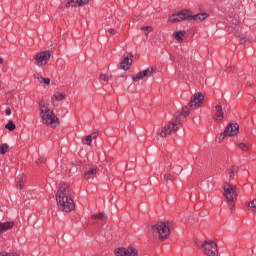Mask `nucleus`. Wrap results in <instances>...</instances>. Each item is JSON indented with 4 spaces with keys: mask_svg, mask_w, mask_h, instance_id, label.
I'll use <instances>...</instances> for the list:
<instances>
[{
    "mask_svg": "<svg viewBox=\"0 0 256 256\" xmlns=\"http://www.w3.org/2000/svg\"><path fill=\"white\" fill-rule=\"evenodd\" d=\"M72 190L71 187L67 185H62L59 187L56 194V201L58 203V209L64 213H70L75 209V202L71 198Z\"/></svg>",
    "mask_w": 256,
    "mask_h": 256,
    "instance_id": "obj_1",
    "label": "nucleus"
},
{
    "mask_svg": "<svg viewBox=\"0 0 256 256\" xmlns=\"http://www.w3.org/2000/svg\"><path fill=\"white\" fill-rule=\"evenodd\" d=\"M209 17L208 13H199L193 15L190 10H179L173 13L169 18L168 21L170 23H179L181 21H195V23H201V21H205Z\"/></svg>",
    "mask_w": 256,
    "mask_h": 256,
    "instance_id": "obj_2",
    "label": "nucleus"
},
{
    "mask_svg": "<svg viewBox=\"0 0 256 256\" xmlns=\"http://www.w3.org/2000/svg\"><path fill=\"white\" fill-rule=\"evenodd\" d=\"M204 101H205V96H203V94L201 93L194 94L188 106L183 107L181 112H176L180 115V125H183V118L187 119V117H189V113L193 111V107H201Z\"/></svg>",
    "mask_w": 256,
    "mask_h": 256,
    "instance_id": "obj_3",
    "label": "nucleus"
},
{
    "mask_svg": "<svg viewBox=\"0 0 256 256\" xmlns=\"http://www.w3.org/2000/svg\"><path fill=\"white\" fill-rule=\"evenodd\" d=\"M39 111H40V117L45 125H56V123H59V118L55 116V113L53 110L49 108V104L45 103L44 100H41L39 102Z\"/></svg>",
    "mask_w": 256,
    "mask_h": 256,
    "instance_id": "obj_4",
    "label": "nucleus"
},
{
    "mask_svg": "<svg viewBox=\"0 0 256 256\" xmlns=\"http://www.w3.org/2000/svg\"><path fill=\"white\" fill-rule=\"evenodd\" d=\"M178 125H181V114L176 113L174 114V119L161 129L159 132L160 137H169L171 133L179 129Z\"/></svg>",
    "mask_w": 256,
    "mask_h": 256,
    "instance_id": "obj_5",
    "label": "nucleus"
},
{
    "mask_svg": "<svg viewBox=\"0 0 256 256\" xmlns=\"http://www.w3.org/2000/svg\"><path fill=\"white\" fill-rule=\"evenodd\" d=\"M223 189L224 197L228 203H230L231 209H233V207H235V202L237 201V195H239V188L233 184L225 183Z\"/></svg>",
    "mask_w": 256,
    "mask_h": 256,
    "instance_id": "obj_6",
    "label": "nucleus"
},
{
    "mask_svg": "<svg viewBox=\"0 0 256 256\" xmlns=\"http://www.w3.org/2000/svg\"><path fill=\"white\" fill-rule=\"evenodd\" d=\"M169 227V222H158L156 225L151 226V231L155 235H158L159 239L163 241L171 234V229Z\"/></svg>",
    "mask_w": 256,
    "mask_h": 256,
    "instance_id": "obj_7",
    "label": "nucleus"
},
{
    "mask_svg": "<svg viewBox=\"0 0 256 256\" xmlns=\"http://www.w3.org/2000/svg\"><path fill=\"white\" fill-rule=\"evenodd\" d=\"M197 246L206 256H217V253H219L217 250V244L212 240H206L202 243H197Z\"/></svg>",
    "mask_w": 256,
    "mask_h": 256,
    "instance_id": "obj_8",
    "label": "nucleus"
},
{
    "mask_svg": "<svg viewBox=\"0 0 256 256\" xmlns=\"http://www.w3.org/2000/svg\"><path fill=\"white\" fill-rule=\"evenodd\" d=\"M49 59H51V54H49V51L40 52L35 56L36 65H38V67H43V65H45Z\"/></svg>",
    "mask_w": 256,
    "mask_h": 256,
    "instance_id": "obj_9",
    "label": "nucleus"
},
{
    "mask_svg": "<svg viewBox=\"0 0 256 256\" xmlns=\"http://www.w3.org/2000/svg\"><path fill=\"white\" fill-rule=\"evenodd\" d=\"M116 256H137V249L133 247L118 248L115 250Z\"/></svg>",
    "mask_w": 256,
    "mask_h": 256,
    "instance_id": "obj_10",
    "label": "nucleus"
},
{
    "mask_svg": "<svg viewBox=\"0 0 256 256\" xmlns=\"http://www.w3.org/2000/svg\"><path fill=\"white\" fill-rule=\"evenodd\" d=\"M153 73H155V68L151 67L142 72H139L135 77H132L133 81H141V79L145 77H153Z\"/></svg>",
    "mask_w": 256,
    "mask_h": 256,
    "instance_id": "obj_11",
    "label": "nucleus"
},
{
    "mask_svg": "<svg viewBox=\"0 0 256 256\" xmlns=\"http://www.w3.org/2000/svg\"><path fill=\"white\" fill-rule=\"evenodd\" d=\"M225 135H227L228 137H235V135H237L239 133V124L235 123V124H229L225 130Z\"/></svg>",
    "mask_w": 256,
    "mask_h": 256,
    "instance_id": "obj_12",
    "label": "nucleus"
},
{
    "mask_svg": "<svg viewBox=\"0 0 256 256\" xmlns=\"http://www.w3.org/2000/svg\"><path fill=\"white\" fill-rule=\"evenodd\" d=\"M215 115L213 116L214 121H223L225 118V112H223V106L221 104H218L215 106Z\"/></svg>",
    "mask_w": 256,
    "mask_h": 256,
    "instance_id": "obj_13",
    "label": "nucleus"
},
{
    "mask_svg": "<svg viewBox=\"0 0 256 256\" xmlns=\"http://www.w3.org/2000/svg\"><path fill=\"white\" fill-rule=\"evenodd\" d=\"M99 173V168H90L89 170L85 171L83 174V179L89 181V179H95V176Z\"/></svg>",
    "mask_w": 256,
    "mask_h": 256,
    "instance_id": "obj_14",
    "label": "nucleus"
},
{
    "mask_svg": "<svg viewBox=\"0 0 256 256\" xmlns=\"http://www.w3.org/2000/svg\"><path fill=\"white\" fill-rule=\"evenodd\" d=\"M89 0H68L65 4V7H83V5H87Z\"/></svg>",
    "mask_w": 256,
    "mask_h": 256,
    "instance_id": "obj_15",
    "label": "nucleus"
},
{
    "mask_svg": "<svg viewBox=\"0 0 256 256\" xmlns=\"http://www.w3.org/2000/svg\"><path fill=\"white\" fill-rule=\"evenodd\" d=\"M133 64V60L129 58V55H124L123 61L120 63V69L123 71H129V68Z\"/></svg>",
    "mask_w": 256,
    "mask_h": 256,
    "instance_id": "obj_16",
    "label": "nucleus"
},
{
    "mask_svg": "<svg viewBox=\"0 0 256 256\" xmlns=\"http://www.w3.org/2000/svg\"><path fill=\"white\" fill-rule=\"evenodd\" d=\"M15 227V222H0V234L4 233V231H9V229H13Z\"/></svg>",
    "mask_w": 256,
    "mask_h": 256,
    "instance_id": "obj_17",
    "label": "nucleus"
},
{
    "mask_svg": "<svg viewBox=\"0 0 256 256\" xmlns=\"http://www.w3.org/2000/svg\"><path fill=\"white\" fill-rule=\"evenodd\" d=\"M34 79H36L37 82L41 83L42 85H49L51 83V80L49 78H45L40 74H34Z\"/></svg>",
    "mask_w": 256,
    "mask_h": 256,
    "instance_id": "obj_18",
    "label": "nucleus"
},
{
    "mask_svg": "<svg viewBox=\"0 0 256 256\" xmlns=\"http://www.w3.org/2000/svg\"><path fill=\"white\" fill-rule=\"evenodd\" d=\"M63 99H65V94L59 92L54 93L51 98L53 104H55V102L63 101Z\"/></svg>",
    "mask_w": 256,
    "mask_h": 256,
    "instance_id": "obj_19",
    "label": "nucleus"
},
{
    "mask_svg": "<svg viewBox=\"0 0 256 256\" xmlns=\"http://www.w3.org/2000/svg\"><path fill=\"white\" fill-rule=\"evenodd\" d=\"M25 176L21 175L17 177V189H24L25 187Z\"/></svg>",
    "mask_w": 256,
    "mask_h": 256,
    "instance_id": "obj_20",
    "label": "nucleus"
},
{
    "mask_svg": "<svg viewBox=\"0 0 256 256\" xmlns=\"http://www.w3.org/2000/svg\"><path fill=\"white\" fill-rule=\"evenodd\" d=\"M185 35H186L185 31H178L174 33V38L176 39V41H179V43H181Z\"/></svg>",
    "mask_w": 256,
    "mask_h": 256,
    "instance_id": "obj_21",
    "label": "nucleus"
},
{
    "mask_svg": "<svg viewBox=\"0 0 256 256\" xmlns=\"http://www.w3.org/2000/svg\"><path fill=\"white\" fill-rule=\"evenodd\" d=\"M238 147L239 149H241V151H245V152H248L249 149H251V143L247 142V143H239L238 144Z\"/></svg>",
    "mask_w": 256,
    "mask_h": 256,
    "instance_id": "obj_22",
    "label": "nucleus"
},
{
    "mask_svg": "<svg viewBox=\"0 0 256 256\" xmlns=\"http://www.w3.org/2000/svg\"><path fill=\"white\" fill-rule=\"evenodd\" d=\"M239 171V167L232 166L230 169H228V174L230 179H235V174Z\"/></svg>",
    "mask_w": 256,
    "mask_h": 256,
    "instance_id": "obj_23",
    "label": "nucleus"
},
{
    "mask_svg": "<svg viewBox=\"0 0 256 256\" xmlns=\"http://www.w3.org/2000/svg\"><path fill=\"white\" fill-rule=\"evenodd\" d=\"M91 143H93V136L91 135H88L82 139L83 145H91Z\"/></svg>",
    "mask_w": 256,
    "mask_h": 256,
    "instance_id": "obj_24",
    "label": "nucleus"
},
{
    "mask_svg": "<svg viewBox=\"0 0 256 256\" xmlns=\"http://www.w3.org/2000/svg\"><path fill=\"white\" fill-rule=\"evenodd\" d=\"M9 149V146L7 144L0 145V155H5Z\"/></svg>",
    "mask_w": 256,
    "mask_h": 256,
    "instance_id": "obj_25",
    "label": "nucleus"
},
{
    "mask_svg": "<svg viewBox=\"0 0 256 256\" xmlns=\"http://www.w3.org/2000/svg\"><path fill=\"white\" fill-rule=\"evenodd\" d=\"M92 219H95L96 221H103V219H105V214L99 213V214L93 215Z\"/></svg>",
    "mask_w": 256,
    "mask_h": 256,
    "instance_id": "obj_26",
    "label": "nucleus"
},
{
    "mask_svg": "<svg viewBox=\"0 0 256 256\" xmlns=\"http://www.w3.org/2000/svg\"><path fill=\"white\" fill-rule=\"evenodd\" d=\"M6 128L8 129V131H15V123H13V121H9L7 124H6Z\"/></svg>",
    "mask_w": 256,
    "mask_h": 256,
    "instance_id": "obj_27",
    "label": "nucleus"
},
{
    "mask_svg": "<svg viewBox=\"0 0 256 256\" xmlns=\"http://www.w3.org/2000/svg\"><path fill=\"white\" fill-rule=\"evenodd\" d=\"M142 31L146 32L145 35L147 37V35H149V33H151V31H153V27H151V26H144V27H142Z\"/></svg>",
    "mask_w": 256,
    "mask_h": 256,
    "instance_id": "obj_28",
    "label": "nucleus"
},
{
    "mask_svg": "<svg viewBox=\"0 0 256 256\" xmlns=\"http://www.w3.org/2000/svg\"><path fill=\"white\" fill-rule=\"evenodd\" d=\"M248 207L252 209L256 213V199L252 200L250 203H248Z\"/></svg>",
    "mask_w": 256,
    "mask_h": 256,
    "instance_id": "obj_29",
    "label": "nucleus"
},
{
    "mask_svg": "<svg viewBox=\"0 0 256 256\" xmlns=\"http://www.w3.org/2000/svg\"><path fill=\"white\" fill-rule=\"evenodd\" d=\"M227 137V134H225V132L220 134V137L217 138L218 143H221L223 141V139H225Z\"/></svg>",
    "mask_w": 256,
    "mask_h": 256,
    "instance_id": "obj_30",
    "label": "nucleus"
},
{
    "mask_svg": "<svg viewBox=\"0 0 256 256\" xmlns=\"http://www.w3.org/2000/svg\"><path fill=\"white\" fill-rule=\"evenodd\" d=\"M173 179V176L171 174H164L163 180L164 181H171Z\"/></svg>",
    "mask_w": 256,
    "mask_h": 256,
    "instance_id": "obj_31",
    "label": "nucleus"
},
{
    "mask_svg": "<svg viewBox=\"0 0 256 256\" xmlns=\"http://www.w3.org/2000/svg\"><path fill=\"white\" fill-rule=\"evenodd\" d=\"M0 256H19L17 253L0 252Z\"/></svg>",
    "mask_w": 256,
    "mask_h": 256,
    "instance_id": "obj_32",
    "label": "nucleus"
},
{
    "mask_svg": "<svg viewBox=\"0 0 256 256\" xmlns=\"http://www.w3.org/2000/svg\"><path fill=\"white\" fill-rule=\"evenodd\" d=\"M99 80L107 82L109 81V77L106 74H101Z\"/></svg>",
    "mask_w": 256,
    "mask_h": 256,
    "instance_id": "obj_33",
    "label": "nucleus"
},
{
    "mask_svg": "<svg viewBox=\"0 0 256 256\" xmlns=\"http://www.w3.org/2000/svg\"><path fill=\"white\" fill-rule=\"evenodd\" d=\"M91 137L92 139H97V137H99V132H93Z\"/></svg>",
    "mask_w": 256,
    "mask_h": 256,
    "instance_id": "obj_34",
    "label": "nucleus"
},
{
    "mask_svg": "<svg viewBox=\"0 0 256 256\" xmlns=\"http://www.w3.org/2000/svg\"><path fill=\"white\" fill-rule=\"evenodd\" d=\"M108 33H109L110 35H115V29L110 28V29L108 30Z\"/></svg>",
    "mask_w": 256,
    "mask_h": 256,
    "instance_id": "obj_35",
    "label": "nucleus"
},
{
    "mask_svg": "<svg viewBox=\"0 0 256 256\" xmlns=\"http://www.w3.org/2000/svg\"><path fill=\"white\" fill-rule=\"evenodd\" d=\"M6 115H11V108H6Z\"/></svg>",
    "mask_w": 256,
    "mask_h": 256,
    "instance_id": "obj_36",
    "label": "nucleus"
},
{
    "mask_svg": "<svg viewBox=\"0 0 256 256\" xmlns=\"http://www.w3.org/2000/svg\"><path fill=\"white\" fill-rule=\"evenodd\" d=\"M170 59H171L172 61H175V56H170Z\"/></svg>",
    "mask_w": 256,
    "mask_h": 256,
    "instance_id": "obj_37",
    "label": "nucleus"
},
{
    "mask_svg": "<svg viewBox=\"0 0 256 256\" xmlns=\"http://www.w3.org/2000/svg\"><path fill=\"white\" fill-rule=\"evenodd\" d=\"M3 63V58H0V65H2Z\"/></svg>",
    "mask_w": 256,
    "mask_h": 256,
    "instance_id": "obj_38",
    "label": "nucleus"
}]
</instances>
